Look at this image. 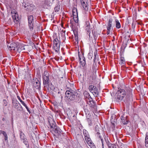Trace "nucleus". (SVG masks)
<instances>
[{
  "mask_svg": "<svg viewBox=\"0 0 148 148\" xmlns=\"http://www.w3.org/2000/svg\"><path fill=\"white\" fill-rule=\"evenodd\" d=\"M132 92V90L130 87H125V89L118 88L116 94V98L118 100L121 101L126 95L124 101L129 104L133 100Z\"/></svg>",
  "mask_w": 148,
  "mask_h": 148,
  "instance_id": "f257e3e1",
  "label": "nucleus"
},
{
  "mask_svg": "<svg viewBox=\"0 0 148 148\" xmlns=\"http://www.w3.org/2000/svg\"><path fill=\"white\" fill-rule=\"evenodd\" d=\"M65 94V98L69 101L79 103L82 99L81 95L76 90H73L70 88L68 87Z\"/></svg>",
  "mask_w": 148,
  "mask_h": 148,
  "instance_id": "f03ea898",
  "label": "nucleus"
},
{
  "mask_svg": "<svg viewBox=\"0 0 148 148\" xmlns=\"http://www.w3.org/2000/svg\"><path fill=\"white\" fill-rule=\"evenodd\" d=\"M48 128H50L51 132L58 136L62 134V131L58 127L55 122L53 116H49L47 118Z\"/></svg>",
  "mask_w": 148,
  "mask_h": 148,
  "instance_id": "7ed1b4c3",
  "label": "nucleus"
},
{
  "mask_svg": "<svg viewBox=\"0 0 148 148\" xmlns=\"http://www.w3.org/2000/svg\"><path fill=\"white\" fill-rule=\"evenodd\" d=\"M49 74L48 71H45L42 74L43 83L44 87L49 90V88L50 84L51 83L50 78Z\"/></svg>",
  "mask_w": 148,
  "mask_h": 148,
  "instance_id": "20e7f679",
  "label": "nucleus"
},
{
  "mask_svg": "<svg viewBox=\"0 0 148 148\" xmlns=\"http://www.w3.org/2000/svg\"><path fill=\"white\" fill-rule=\"evenodd\" d=\"M73 16L74 22L72 21H71V25L70 27L73 31L75 39L76 41H78V29L76 27L75 25H76V23H77L78 22V16Z\"/></svg>",
  "mask_w": 148,
  "mask_h": 148,
  "instance_id": "39448f33",
  "label": "nucleus"
},
{
  "mask_svg": "<svg viewBox=\"0 0 148 148\" xmlns=\"http://www.w3.org/2000/svg\"><path fill=\"white\" fill-rule=\"evenodd\" d=\"M12 107L16 109L18 111H22L23 110V108L20 103L17 101L16 99H12Z\"/></svg>",
  "mask_w": 148,
  "mask_h": 148,
  "instance_id": "423d86ee",
  "label": "nucleus"
},
{
  "mask_svg": "<svg viewBox=\"0 0 148 148\" xmlns=\"http://www.w3.org/2000/svg\"><path fill=\"white\" fill-rule=\"evenodd\" d=\"M25 9L28 11H32L35 10L36 8V6L34 5L27 2L23 3V4Z\"/></svg>",
  "mask_w": 148,
  "mask_h": 148,
  "instance_id": "0eeeda50",
  "label": "nucleus"
},
{
  "mask_svg": "<svg viewBox=\"0 0 148 148\" xmlns=\"http://www.w3.org/2000/svg\"><path fill=\"white\" fill-rule=\"evenodd\" d=\"M28 21V25L31 31H32L34 29V16L33 15H28L27 16Z\"/></svg>",
  "mask_w": 148,
  "mask_h": 148,
  "instance_id": "6e6552de",
  "label": "nucleus"
},
{
  "mask_svg": "<svg viewBox=\"0 0 148 148\" xmlns=\"http://www.w3.org/2000/svg\"><path fill=\"white\" fill-rule=\"evenodd\" d=\"M88 88L90 91L93 93L95 96L97 97L99 95L98 90L96 87L91 85L89 86Z\"/></svg>",
  "mask_w": 148,
  "mask_h": 148,
  "instance_id": "1a4fd4ad",
  "label": "nucleus"
},
{
  "mask_svg": "<svg viewBox=\"0 0 148 148\" xmlns=\"http://www.w3.org/2000/svg\"><path fill=\"white\" fill-rule=\"evenodd\" d=\"M96 132L95 135L98 138H101L102 136H101V132H102V129L100 124L99 125H96L95 127Z\"/></svg>",
  "mask_w": 148,
  "mask_h": 148,
  "instance_id": "9d476101",
  "label": "nucleus"
},
{
  "mask_svg": "<svg viewBox=\"0 0 148 148\" xmlns=\"http://www.w3.org/2000/svg\"><path fill=\"white\" fill-rule=\"evenodd\" d=\"M124 50H121L120 53L119 55L120 56V61L119 64L122 66H123L125 64V60L124 57Z\"/></svg>",
  "mask_w": 148,
  "mask_h": 148,
  "instance_id": "9b49d317",
  "label": "nucleus"
},
{
  "mask_svg": "<svg viewBox=\"0 0 148 148\" xmlns=\"http://www.w3.org/2000/svg\"><path fill=\"white\" fill-rule=\"evenodd\" d=\"M84 26L86 34L88 35L89 37L90 38L91 28L90 27V25L89 21H86Z\"/></svg>",
  "mask_w": 148,
  "mask_h": 148,
  "instance_id": "f8f14e48",
  "label": "nucleus"
},
{
  "mask_svg": "<svg viewBox=\"0 0 148 148\" xmlns=\"http://www.w3.org/2000/svg\"><path fill=\"white\" fill-rule=\"evenodd\" d=\"M8 47L10 50H16L18 51H20L18 46L17 44L14 42L10 44V45H8Z\"/></svg>",
  "mask_w": 148,
  "mask_h": 148,
  "instance_id": "ddd939ff",
  "label": "nucleus"
},
{
  "mask_svg": "<svg viewBox=\"0 0 148 148\" xmlns=\"http://www.w3.org/2000/svg\"><path fill=\"white\" fill-rule=\"evenodd\" d=\"M33 87L37 89L40 88L41 81L40 79L36 78L34 81L33 83Z\"/></svg>",
  "mask_w": 148,
  "mask_h": 148,
  "instance_id": "4468645a",
  "label": "nucleus"
},
{
  "mask_svg": "<svg viewBox=\"0 0 148 148\" xmlns=\"http://www.w3.org/2000/svg\"><path fill=\"white\" fill-rule=\"evenodd\" d=\"M78 56L80 63L81 64L82 66H84L86 64V60L83 54H82L81 56H80V54L79 52H78Z\"/></svg>",
  "mask_w": 148,
  "mask_h": 148,
  "instance_id": "2eb2a0df",
  "label": "nucleus"
},
{
  "mask_svg": "<svg viewBox=\"0 0 148 148\" xmlns=\"http://www.w3.org/2000/svg\"><path fill=\"white\" fill-rule=\"evenodd\" d=\"M14 12V11L12 10L11 13L12 14V16L14 22L16 23H17L18 22L19 20L18 15L17 12Z\"/></svg>",
  "mask_w": 148,
  "mask_h": 148,
  "instance_id": "dca6fc26",
  "label": "nucleus"
},
{
  "mask_svg": "<svg viewBox=\"0 0 148 148\" xmlns=\"http://www.w3.org/2000/svg\"><path fill=\"white\" fill-rule=\"evenodd\" d=\"M87 104L89 107V109L92 110L94 109L95 106V102L93 101V99L88 100L87 101Z\"/></svg>",
  "mask_w": 148,
  "mask_h": 148,
  "instance_id": "f3484780",
  "label": "nucleus"
},
{
  "mask_svg": "<svg viewBox=\"0 0 148 148\" xmlns=\"http://www.w3.org/2000/svg\"><path fill=\"white\" fill-rule=\"evenodd\" d=\"M96 79V75L94 74L91 75L89 78H88L87 81L89 84H92Z\"/></svg>",
  "mask_w": 148,
  "mask_h": 148,
  "instance_id": "a211bd4d",
  "label": "nucleus"
},
{
  "mask_svg": "<svg viewBox=\"0 0 148 148\" xmlns=\"http://www.w3.org/2000/svg\"><path fill=\"white\" fill-rule=\"evenodd\" d=\"M94 58L93 59V62L94 64L98 62V63L99 64L100 62L99 61V58L98 55L97 54V49H96L95 51L94 52Z\"/></svg>",
  "mask_w": 148,
  "mask_h": 148,
  "instance_id": "6ab92c4d",
  "label": "nucleus"
},
{
  "mask_svg": "<svg viewBox=\"0 0 148 148\" xmlns=\"http://www.w3.org/2000/svg\"><path fill=\"white\" fill-rule=\"evenodd\" d=\"M83 131V134L85 136V139L86 141L90 140V137L87 131L85 129H84Z\"/></svg>",
  "mask_w": 148,
  "mask_h": 148,
  "instance_id": "aec40b11",
  "label": "nucleus"
},
{
  "mask_svg": "<svg viewBox=\"0 0 148 148\" xmlns=\"http://www.w3.org/2000/svg\"><path fill=\"white\" fill-rule=\"evenodd\" d=\"M60 43H53V48L55 51L58 52L60 50Z\"/></svg>",
  "mask_w": 148,
  "mask_h": 148,
  "instance_id": "412c9836",
  "label": "nucleus"
},
{
  "mask_svg": "<svg viewBox=\"0 0 148 148\" xmlns=\"http://www.w3.org/2000/svg\"><path fill=\"white\" fill-rule=\"evenodd\" d=\"M53 43H60L61 42L59 41L58 38V37L56 34H53Z\"/></svg>",
  "mask_w": 148,
  "mask_h": 148,
  "instance_id": "4be33fe9",
  "label": "nucleus"
},
{
  "mask_svg": "<svg viewBox=\"0 0 148 148\" xmlns=\"http://www.w3.org/2000/svg\"><path fill=\"white\" fill-rule=\"evenodd\" d=\"M84 95L85 99H88V100H92V98L91 97L89 94L86 91H85L84 92Z\"/></svg>",
  "mask_w": 148,
  "mask_h": 148,
  "instance_id": "5701e85b",
  "label": "nucleus"
},
{
  "mask_svg": "<svg viewBox=\"0 0 148 148\" xmlns=\"http://www.w3.org/2000/svg\"><path fill=\"white\" fill-rule=\"evenodd\" d=\"M114 23V22L113 21V19L110 18L109 19L108 22V25L107 27V28H108V29H111L112 23Z\"/></svg>",
  "mask_w": 148,
  "mask_h": 148,
  "instance_id": "b1692460",
  "label": "nucleus"
},
{
  "mask_svg": "<svg viewBox=\"0 0 148 148\" xmlns=\"http://www.w3.org/2000/svg\"><path fill=\"white\" fill-rule=\"evenodd\" d=\"M92 32L94 39L95 40H97L98 36L97 32V30L95 28L93 29L92 31Z\"/></svg>",
  "mask_w": 148,
  "mask_h": 148,
  "instance_id": "393cba45",
  "label": "nucleus"
},
{
  "mask_svg": "<svg viewBox=\"0 0 148 148\" xmlns=\"http://www.w3.org/2000/svg\"><path fill=\"white\" fill-rule=\"evenodd\" d=\"M87 143L90 147L91 148H96L95 146L92 141L91 139L86 141Z\"/></svg>",
  "mask_w": 148,
  "mask_h": 148,
  "instance_id": "a878e982",
  "label": "nucleus"
},
{
  "mask_svg": "<svg viewBox=\"0 0 148 148\" xmlns=\"http://www.w3.org/2000/svg\"><path fill=\"white\" fill-rule=\"evenodd\" d=\"M82 5L84 9L85 10L87 11L88 10V5H87V2L86 3L84 1H81Z\"/></svg>",
  "mask_w": 148,
  "mask_h": 148,
  "instance_id": "bb28decb",
  "label": "nucleus"
},
{
  "mask_svg": "<svg viewBox=\"0 0 148 148\" xmlns=\"http://www.w3.org/2000/svg\"><path fill=\"white\" fill-rule=\"evenodd\" d=\"M121 119L122 121V122L123 124H127L128 122V121L126 120L125 117H124L123 116H121Z\"/></svg>",
  "mask_w": 148,
  "mask_h": 148,
  "instance_id": "cd10ccee",
  "label": "nucleus"
},
{
  "mask_svg": "<svg viewBox=\"0 0 148 148\" xmlns=\"http://www.w3.org/2000/svg\"><path fill=\"white\" fill-rule=\"evenodd\" d=\"M145 143L146 147L148 148V132H147L146 134Z\"/></svg>",
  "mask_w": 148,
  "mask_h": 148,
  "instance_id": "c85d7f7f",
  "label": "nucleus"
},
{
  "mask_svg": "<svg viewBox=\"0 0 148 148\" xmlns=\"http://www.w3.org/2000/svg\"><path fill=\"white\" fill-rule=\"evenodd\" d=\"M115 23L116 27L118 29H120L121 28V25L118 19L115 20Z\"/></svg>",
  "mask_w": 148,
  "mask_h": 148,
  "instance_id": "c756f323",
  "label": "nucleus"
},
{
  "mask_svg": "<svg viewBox=\"0 0 148 148\" xmlns=\"http://www.w3.org/2000/svg\"><path fill=\"white\" fill-rule=\"evenodd\" d=\"M116 119H113L112 117V116L111 119H110V122L114 126L115 125V123H116Z\"/></svg>",
  "mask_w": 148,
  "mask_h": 148,
  "instance_id": "7c9ffc66",
  "label": "nucleus"
},
{
  "mask_svg": "<svg viewBox=\"0 0 148 148\" xmlns=\"http://www.w3.org/2000/svg\"><path fill=\"white\" fill-rule=\"evenodd\" d=\"M72 13L73 16H78L77 10L76 9H73V10Z\"/></svg>",
  "mask_w": 148,
  "mask_h": 148,
  "instance_id": "2f4dec72",
  "label": "nucleus"
},
{
  "mask_svg": "<svg viewBox=\"0 0 148 148\" xmlns=\"http://www.w3.org/2000/svg\"><path fill=\"white\" fill-rule=\"evenodd\" d=\"M23 143L25 144L26 147L27 148H30L29 145L28 143V141L27 139L23 141Z\"/></svg>",
  "mask_w": 148,
  "mask_h": 148,
  "instance_id": "473e14b6",
  "label": "nucleus"
},
{
  "mask_svg": "<svg viewBox=\"0 0 148 148\" xmlns=\"http://www.w3.org/2000/svg\"><path fill=\"white\" fill-rule=\"evenodd\" d=\"M36 76L38 78V79H40V78L41 77V75L40 72L39 70L37 71Z\"/></svg>",
  "mask_w": 148,
  "mask_h": 148,
  "instance_id": "72a5a7b5",
  "label": "nucleus"
},
{
  "mask_svg": "<svg viewBox=\"0 0 148 148\" xmlns=\"http://www.w3.org/2000/svg\"><path fill=\"white\" fill-rule=\"evenodd\" d=\"M104 139L106 143L108 146L109 145H110V144L111 143L110 142V141L108 139V137L105 136V137H104Z\"/></svg>",
  "mask_w": 148,
  "mask_h": 148,
  "instance_id": "f704fd0d",
  "label": "nucleus"
},
{
  "mask_svg": "<svg viewBox=\"0 0 148 148\" xmlns=\"http://www.w3.org/2000/svg\"><path fill=\"white\" fill-rule=\"evenodd\" d=\"M93 56V54L92 52H91V51L89 52L88 55V59L90 60L92 58Z\"/></svg>",
  "mask_w": 148,
  "mask_h": 148,
  "instance_id": "c9c22d12",
  "label": "nucleus"
},
{
  "mask_svg": "<svg viewBox=\"0 0 148 148\" xmlns=\"http://www.w3.org/2000/svg\"><path fill=\"white\" fill-rule=\"evenodd\" d=\"M18 47L19 49H20V51H21V50H23L25 49V48L24 47V46H23V45H18Z\"/></svg>",
  "mask_w": 148,
  "mask_h": 148,
  "instance_id": "e433bc0d",
  "label": "nucleus"
},
{
  "mask_svg": "<svg viewBox=\"0 0 148 148\" xmlns=\"http://www.w3.org/2000/svg\"><path fill=\"white\" fill-rule=\"evenodd\" d=\"M69 86H70L71 87H73L74 85L73 84H71L68 81V83L67 84L66 86V87L67 88L68 87L69 88Z\"/></svg>",
  "mask_w": 148,
  "mask_h": 148,
  "instance_id": "4c0bfd02",
  "label": "nucleus"
},
{
  "mask_svg": "<svg viewBox=\"0 0 148 148\" xmlns=\"http://www.w3.org/2000/svg\"><path fill=\"white\" fill-rule=\"evenodd\" d=\"M60 9V5H57L54 8L55 11L56 12H58Z\"/></svg>",
  "mask_w": 148,
  "mask_h": 148,
  "instance_id": "58836bf2",
  "label": "nucleus"
},
{
  "mask_svg": "<svg viewBox=\"0 0 148 148\" xmlns=\"http://www.w3.org/2000/svg\"><path fill=\"white\" fill-rule=\"evenodd\" d=\"M109 148H116V145L114 144H112L111 143L108 145Z\"/></svg>",
  "mask_w": 148,
  "mask_h": 148,
  "instance_id": "ea45409f",
  "label": "nucleus"
},
{
  "mask_svg": "<svg viewBox=\"0 0 148 148\" xmlns=\"http://www.w3.org/2000/svg\"><path fill=\"white\" fill-rule=\"evenodd\" d=\"M87 120L88 123V124L90 126H91L92 125L91 119L89 118H87Z\"/></svg>",
  "mask_w": 148,
  "mask_h": 148,
  "instance_id": "a19ab883",
  "label": "nucleus"
},
{
  "mask_svg": "<svg viewBox=\"0 0 148 148\" xmlns=\"http://www.w3.org/2000/svg\"><path fill=\"white\" fill-rule=\"evenodd\" d=\"M101 140V143H102V148H104V145L105 144V143H104V142L103 141V138L101 137V138H99Z\"/></svg>",
  "mask_w": 148,
  "mask_h": 148,
  "instance_id": "79ce46f5",
  "label": "nucleus"
},
{
  "mask_svg": "<svg viewBox=\"0 0 148 148\" xmlns=\"http://www.w3.org/2000/svg\"><path fill=\"white\" fill-rule=\"evenodd\" d=\"M3 135L4 136V138H5V141H7V142H8V135L7 134L6 132H3Z\"/></svg>",
  "mask_w": 148,
  "mask_h": 148,
  "instance_id": "37998d69",
  "label": "nucleus"
},
{
  "mask_svg": "<svg viewBox=\"0 0 148 148\" xmlns=\"http://www.w3.org/2000/svg\"><path fill=\"white\" fill-rule=\"evenodd\" d=\"M135 23H136V22H134V19H133V22H132V28L134 30V29L135 27V24H136Z\"/></svg>",
  "mask_w": 148,
  "mask_h": 148,
  "instance_id": "c03bdc74",
  "label": "nucleus"
},
{
  "mask_svg": "<svg viewBox=\"0 0 148 148\" xmlns=\"http://www.w3.org/2000/svg\"><path fill=\"white\" fill-rule=\"evenodd\" d=\"M20 138L21 140H23V141L27 139V138H26L25 136V135L23 136H21V137H20Z\"/></svg>",
  "mask_w": 148,
  "mask_h": 148,
  "instance_id": "a18cd8bd",
  "label": "nucleus"
},
{
  "mask_svg": "<svg viewBox=\"0 0 148 148\" xmlns=\"http://www.w3.org/2000/svg\"><path fill=\"white\" fill-rule=\"evenodd\" d=\"M24 106L25 107V108L27 109V111L29 112V114H30L31 113V112L30 111V110H29V108H28V106L26 104Z\"/></svg>",
  "mask_w": 148,
  "mask_h": 148,
  "instance_id": "49530a36",
  "label": "nucleus"
},
{
  "mask_svg": "<svg viewBox=\"0 0 148 148\" xmlns=\"http://www.w3.org/2000/svg\"><path fill=\"white\" fill-rule=\"evenodd\" d=\"M24 106L25 107V108L27 109V111L29 112V114H30L31 113V112L30 111V110H29V108H28V106L26 104Z\"/></svg>",
  "mask_w": 148,
  "mask_h": 148,
  "instance_id": "de8ad7c7",
  "label": "nucleus"
},
{
  "mask_svg": "<svg viewBox=\"0 0 148 148\" xmlns=\"http://www.w3.org/2000/svg\"><path fill=\"white\" fill-rule=\"evenodd\" d=\"M24 106L25 107V108L27 109V111L29 112V114H30L31 113V112L30 111V110H29V108H28V106L26 104Z\"/></svg>",
  "mask_w": 148,
  "mask_h": 148,
  "instance_id": "09e8293b",
  "label": "nucleus"
},
{
  "mask_svg": "<svg viewBox=\"0 0 148 148\" xmlns=\"http://www.w3.org/2000/svg\"><path fill=\"white\" fill-rule=\"evenodd\" d=\"M3 102L4 105L5 106H6L8 105V102L5 99H3Z\"/></svg>",
  "mask_w": 148,
  "mask_h": 148,
  "instance_id": "8fccbe9b",
  "label": "nucleus"
},
{
  "mask_svg": "<svg viewBox=\"0 0 148 148\" xmlns=\"http://www.w3.org/2000/svg\"><path fill=\"white\" fill-rule=\"evenodd\" d=\"M84 112L86 114H88L89 113V111H88V110L87 108H84Z\"/></svg>",
  "mask_w": 148,
  "mask_h": 148,
  "instance_id": "3c124183",
  "label": "nucleus"
},
{
  "mask_svg": "<svg viewBox=\"0 0 148 148\" xmlns=\"http://www.w3.org/2000/svg\"><path fill=\"white\" fill-rule=\"evenodd\" d=\"M107 35H108L109 34L110 32V30H111V29H108V28H107Z\"/></svg>",
  "mask_w": 148,
  "mask_h": 148,
  "instance_id": "603ef678",
  "label": "nucleus"
},
{
  "mask_svg": "<svg viewBox=\"0 0 148 148\" xmlns=\"http://www.w3.org/2000/svg\"><path fill=\"white\" fill-rule=\"evenodd\" d=\"M25 134H24L22 132H20V137H21V136H25Z\"/></svg>",
  "mask_w": 148,
  "mask_h": 148,
  "instance_id": "864d4df0",
  "label": "nucleus"
},
{
  "mask_svg": "<svg viewBox=\"0 0 148 148\" xmlns=\"http://www.w3.org/2000/svg\"><path fill=\"white\" fill-rule=\"evenodd\" d=\"M17 98L20 102L22 101V100L21 99L20 97L19 96H17Z\"/></svg>",
  "mask_w": 148,
  "mask_h": 148,
  "instance_id": "5fc2aeb1",
  "label": "nucleus"
},
{
  "mask_svg": "<svg viewBox=\"0 0 148 148\" xmlns=\"http://www.w3.org/2000/svg\"><path fill=\"white\" fill-rule=\"evenodd\" d=\"M21 103L23 105V106H24L26 104L23 101H21Z\"/></svg>",
  "mask_w": 148,
  "mask_h": 148,
  "instance_id": "6e6d98bb",
  "label": "nucleus"
},
{
  "mask_svg": "<svg viewBox=\"0 0 148 148\" xmlns=\"http://www.w3.org/2000/svg\"><path fill=\"white\" fill-rule=\"evenodd\" d=\"M21 103L23 105V106H24L26 104L23 101H21Z\"/></svg>",
  "mask_w": 148,
  "mask_h": 148,
  "instance_id": "4d7b16f0",
  "label": "nucleus"
},
{
  "mask_svg": "<svg viewBox=\"0 0 148 148\" xmlns=\"http://www.w3.org/2000/svg\"><path fill=\"white\" fill-rule=\"evenodd\" d=\"M3 132H5L3 131L0 130V135L1 134H3Z\"/></svg>",
  "mask_w": 148,
  "mask_h": 148,
  "instance_id": "13d9d810",
  "label": "nucleus"
},
{
  "mask_svg": "<svg viewBox=\"0 0 148 148\" xmlns=\"http://www.w3.org/2000/svg\"><path fill=\"white\" fill-rule=\"evenodd\" d=\"M51 89L52 90H53L54 89H55L54 87L53 86H52V87L51 88Z\"/></svg>",
  "mask_w": 148,
  "mask_h": 148,
  "instance_id": "bf43d9fd",
  "label": "nucleus"
},
{
  "mask_svg": "<svg viewBox=\"0 0 148 148\" xmlns=\"http://www.w3.org/2000/svg\"><path fill=\"white\" fill-rule=\"evenodd\" d=\"M21 97H22V99H23V100H25V98L23 96H21Z\"/></svg>",
  "mask_w": 148,
  "mask_h": 148,
  "instance_id": "052dcab7",
  "label": "nucleus"
},
{
  "mask_svg": "<svg viewBox=\"0 0 148 148\" xmlns=\"http://www.w3.org/2000/svg\"><path fill=\"white\" fill-rule=\"evenodd\" d=\"M2 120H3V121H4V120H5V118H2Z\"/></svg>",
  "mask_w": 148,
  "mask_h": 148,
  "instance_id": "680f3d73",
  "label": "nucleus"
},
{
  "mask_svg": "<svg viewBox=\"0 0 148 148\" xmlns=\"http://www.w3.org/2000/svg\"><path fill=\"white\" fill-rule=\"evenodd\" d=\"M56 103H55V104H54V105L55 106H57V104Z\"/></svg>",
  "mask_w": 148,
  "mask_h": 148,
  "instance_id": "e2e57ef3",
  "label": "nucleus"
}]
</instances>
